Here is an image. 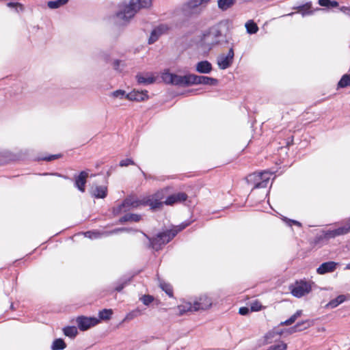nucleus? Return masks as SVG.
<instances>
[{"label": "nucleus", "instance_id": "nucleus-1", "mask_svg": "<svg viewBox=\"0 0 350 350\" xmlns=\"http://www.w3.org/2000/svg\"><path fill=\"white\" fill-rule=\"evenodd\" d=\"M152 5V0H124L118 5L115 16L118 19L128 22L142 8Z\"/></svg>", "mask_w": 350, "mask_h": 350}, {"label": "nucleus", "instance_id": "nucleus-2", "mask_svg": "<svg viewBox=\"0 0 350 350\" xmlns=\"http://www.w3.org/2000/svg\"><path fill=\"white\" fill-rule=\"evenodd\" d=\"M221 23H219L204 30L200 36V44L202 47L212 49L215 46L220 44L219 40L222 36Z\"/></svg>", "mask_w": 350, "mask_h": 350}, {"label": "nucleus", "instance_id": "nucleus-3", "mask_svg": "<svg viewBox=\"0 0 350 350\" xmlns=\"http://www.w3.org/2000/svg\"><path fill=\"white\" fill-rule=\"evenodd\" d=\"M148 240L146 247L154 251H159L162 247L176 237V232H172L166 230L157 233L154 237H150L145 232L140 231Z\"/></svg>", "mask_w": 350, "mask_h": 350}, {"label": "nucleus", "instance_id": "nucleus-4", "mask_svg": "<svg viewBox=\"0 0 350 350\" xmlns=\"http://www.w3.org/2000/svg\"><path fill=\"white\" fill-rule=\"evenodd\" d=\"M165 192L163 190H159L154 193L144 197L142 206H148L152 212L161 211L165 204Z\"/></svg>", "mask_w": 350, "mask_h": 350}, {"label": "nucleus", "instance_id": "nucleus-5", "mask_svg": "<svg viewBox=\"0 0 350 350\" xmlns=\"http://www.w3.org/2000/svg\"><path fill=\"white\" fill-rule=\"evenodd\" d=\"M143 201L144 198L138 199L132 196L127 197L120 204L113 208V213L116 215L129 211L131 208H137L142 206Z\"/></svg>", "mask_w": 350, "mask_h": 350}, {"label": "nucleus", "instance_id": "nucleus-6", "mask_svg": "<svg viewBox=\"0 0 350 350\" xmlns=\"http://www.w3.org/2000/svg\"><path fill=\"white\" fill-rule=\"evenodd\" d=\"M271 174L267 171L250 174L247 180L248 182L254 181V189L265 188L270 180Z\"/></svg>", "mask_w": 350, "mask_h": 350}, {"label": "nucleus", "instance_id": "nucleus-7", "mask_svg": "<svg viewBox=\"0 0 350 350\" xmlns=\"http://www.w3.org/2000/svg\"><path fill=\"white\" fill-rule=\"evenodd\" d=\"M291 294L297 298H300L309 293L311 290V285L306 281L300 280L296 282L295 284L290 286Z\"/></svg>", "mask_w": 350, "mask_h": 350}, {"label": "nucleus", "instance_id": "nucleus-8", "mask_svg": "<svg viewBox=\"0 0 350 350\" xmlns=\"http://www.w3.org/2000/svg\"><path fill=\"white\" fill-rule=\"evenodd\" d=\"M233 47L232 44L227 54L221 53L217 57V64L219 69L226 70L232 66L234 57Z\"/></svg>", "mask_w": 350, "mask_h": 350}, {"label": "nucleus", "instance_id": "nucleus-9", "mask_svg": "<svg viewBox=\"0 0 350 350\" xmlns=\"http://www.w3.org/2000/svg\"><path fill=\"white\" fill-rule=\"evenodd\" d=\"M211 0H189L182 6V12L184 15L189 16L197 13L198 7L204 3H207Z\"/></svg>", "mask_w": 350, "mask_h": 350}, {"label": "nucleus", "instance_id": "nucleus-10", "mask_svg": "<svg viewBox=\"0 0 350 350\" xmlns=\"http://www.w3.org/2000/svg\"><path fill=\"white\" fill-rule=\"evenodd\" d=\"M77 326L81 331H85L90 327L97 325L100 320L96 317H88L85 316H79L76 319Z\"/></svg>", "mask_w": 350, "mask_h": 350}, {"label": "nucleus", "instance_id": "nucleus-11", "mask_svg": "<svg viewBox=\"0 0 350 350\" xmlns=\"http://www.w3.org/2000/svg\"><path fill=\"white\" fill-rule=\"evenodd\" d=\"M194 311L204 310L209 308L212 305V300L206 295H202L194 300Z\"/></svg>", "mask_w": 350, "mask_h": 350}, {"label": "nucleus", "instance_id": "nucleus-12", "mask_svg": "<svg viewBox=\"0 0 350 350\" xmlns=\"http://www.w3.org/2000/svg\"><path fill=\"white\" fill-rule=\"evenodd\" d=\"M126 98L131 101L141 102L149 98L147 90H133L126 95Z\"/></svg>", "mask_w": 350, "mask_h": 350}, {"label": "nucleus", "instance_id": "nucleus-13", "mask_svg": "<svg viewBox=\"0 0 350 350\" xmlns=\"http://www.w3.org/2000/svg\"><path fill=\"white\" fill-rule=\"evenodd\" d=\"M187 198L188 196L185 193L178 192L167 196L165 200H164V202L165 205L172 206L176 203L185 202L187 200Z\"/></svg>", "mask_w": 350, "mask_h": 350}, {"label": "nucleus", "instance_id": "nucleus-14", "mask_svg": "<svg viewBox=\"0 0 350 350\" xmlns=\"http://www.w3.org/2000/svg\"><path fill=\"white\" fill-rule=\"evenodd\" d=\"M88 177V173L85 171H81L79 174L75 176V187L82 193L85 191V184Z\"/></svg>", "mask_w": 350, "mask_h": 350}, {"label": "nucleus", "instance_id": "nucleus-15", "mask_svg": "<svg viewBox=\"0 0 350 350\" xmlns=\"http://www.w3.org/2000/svg\"><path fill=\"white\" fill-rule=\"evenodd\" d=\"M338 265V262L334 261H328L323 262L317 269L318 274L324 275L328 273L334 272Z\"/></svg>", "mask_w": 350, "mask_h": 350}, {"label": "nucleus", "instance_id": "nucleus-16", "mask_svg": "<svg viewBox=\"0 0 350 350\" xmlns=\"http://www.w3.org/2000/svg\"><path fill=\"white\" fill-rule=\"evenodd\" d=\"M167 29L164 25H159L152 29L148 38V44H152L158 40L159 37Z\"/></svg>", "mask_w": 350, "mask_h": 350}, {"label": "nucleus", "instance_id": "nucleus-17", "mask_svg": "<svg viewBox=\"0 0 350 350\" xmlns=\"http://www.w3.org/2000/svg\"><path fill=\"white\" fill-rule=\"evenodd\" d=\"M196 70L201 74H208L213 70L212 64L207 60L199 62L196 66Z\"/></svg>", "mask_w": 350, "mask_h": 350}, {"label": "nucleus", "instance_id": "nucleus-18", "mask_svg": "<svg viewBox=\"0 0 350 350\" xmlns=\"http://www.w3.org/2000/svg\"><path fill=\"white\" fill-rule=\"evenodd\" d=\"M135 77L138 84L150 85L154 83L156 81V78L150 73H146V76L139 73Z\"/></svg>", "mask_w": 350, "mask_h": 350}, {"label": "nucleus", "instance_id": "nucleus-19", "mask_svg": "<svg viewBox=\"0 0 350 350\" xmlns=\"http://www.w3.org/2000/svg\"><path fill=\"white\" fill-rule=\"evenodd\" d=\"M17 159V156L11 152L3 150H0V165H3L9 161H15Z\"/></svg>", "mask_w": 350, "mask_h": 350}, {"label": "nucleus", "instance_id": "nucleus-20", "mask_svg": "<svg viewBox=\"0 0 350 350\" xmlns=\"http://www.w3.org/2000/svg\"><path fill=\"white\" fill-rule=\"evenodd\" d=\"M347 299V296L340 295L336 298L330 300L325 306V308H335Z\"/></svg>", "mask_w": 350, "mask_h": 350}, {"label": "nucleus", "instance_id": "nucleus-21", "mask_svg": "<svg viewBox=\"0 0 350 350\" xmlns=\"http://www.w3.org/2000/svg\"><path fill=\"white\" fill-rule=\"evenodd\" d=\"M281 334H282V332L278 331L275 329H273L268 332L264 336L265 342L266 344L271 343L272 342L278 340L280 338Z\"/></svg>", "mask_w": 350, "mask_h": 350}, {"label": "nucleus", "instance_id": "nucleus-22", "mask_svg": "<svg viewBox=\"0 0 350 350\" xmlns=\"http://www.w3.org/2000/svg\"><path fill=\"white\" fill-rule=\"evenodd\" d=\"M219 81L211 77L198 75V85H208L215 86L218 84Z\"/></svg>", "mask_w": 350, "mask_h": 350}, {"label": "nucleus", "instance_id": "nucleus-23", "mask_svg": "<svg viewBox=\"0 0 350 350\" xmlns=\"http://www.w3.org/2000/svg\"><path fill=\"white\" fill-rule=\"evenodd\" d=\"M311 325L310 320H305L298 322L295 325L290 328V332L294 333L306 329Z\"/></svg>", "mask_w": 350, "mask_h": 350}, {"label": "nucleus", "instance_id": "nucleus-24", "mask_svg": "<svg viewBox=\"0 0 350 350\" xmlns=\"http://www.w3.org/2000/svg\"><path fill=\"white\" fill-rule=\"evenodd\" d=\"M92 195L96 198H105L107 195V187L105 186H96L92 191Z\"/></svg>", "mask_w": 350, "mask_h": 350}, {"label": "nucleus", "instance_id": "nucleus-25", "mask_svg": "<svg viewBox=\"0 0 350 350\" xmlns=\"http://www.w3.org/2000/svg\"><path fill=\"white\" fill-rule=\"evenodd\" d=\"M142 218V216L139 214L135 213H127L119 219L120 224H124L127 221H139Z\"/></svg>", "mask_w": 350, "mask_h": 350}, {"label": "nucleus", "instance_id": "nucleus-26", "mask_svg": "<svg viewBox=\"0 0 350 350\" xmlns=\"http://www.w3.org/2000/svg\"><path fill=\"white\" fill-rule=\"evenodd\" d=\"M337 236L345 235L350 232V217L343 221V226L336 228Z\"/></svg>", "mask_w": 350, "mask_h": 350}, {"label": "nucleus", "instance_id": "nucleus-27", "mask_svg": "<svg viewBox=\"0 0 350 350\" xmlns=\"http://www.w3.org/2000/svg\"><path fill=\"white\" fill-rule=\"evenodd\" d=\"M236 0H217L218 8L222 11H226L233 6Z\"/></svg>", "mask_w": 350, "mask_h": 350}, {"label": "nucleus", "instance_id": "nucleus-28", "mask_svg": "<svg viewBox=\"0 0 350 350\" xmlns=\"http://www.w3.org/2000/svg\"><path fill=\"white\" fill-rule=\"evenodd\" d=\"M311 9V3H306L297 7L298 12L301 13L303 16L312 14L313 11Z\"/></svg>", "mask_w": 350, "mask_h": 350}, {"label": "nucleus", "instance_id": "nucleus-29", "mask_svg": "<svg viewBox=\"0 0 350 350\" xmlns=\"http://www.w3.org/2000/svg\"><path fill=\"white\" fill-rule=\"evenodd\" d=\"M186 75L180 76L176 74H174L172 85L177 86L186 87L185 82Z\"/></svg>", "mask_w": 350, "mask_h": 350}, {"label": "nucleus", "instance_id": "nucleus-30", "mask_svg": "<svg viewBox=\"0 0 350 350\" xmlns=\"http://www.w3.org/2000/svg\"><path fill=\"white\" fill-rule=\"evenodd\" d=\"M186 87L193 85H198V75L195 74H187L185 78Z\"/></svg>", "mask_w": 350, "mask_h": 350}, {"label": "nucleus", "instance_id": "nucleus-31", "mask_svg": "<svg viewBox=\"0 0 350 350\" xmlns=\"http://www.w3.org/2000/svg\"><path fill=\"white\" fill-rule=\"evenodd\" d=\"M63 332L66 336L75 338L77 336L78 331L75 326H66L64 327Z\"/></svg>", "mask_w": 350, "mask_h": 350}, {"label": "nucleus", "instance_id": "nucleus-32", "mask_svg": "<svg viewBox=\"0 0 350 350\" xmlns=\"http://www.w3.org/2000/svg\"><path fill=\"white\" fill-rule=\"evenodd\" d=\"M178 310L180 314L183 315V314L187 312L194 311L193 304L191 302H187L185 304H182L178 306Z\"/></svg>", "mask_w": 350, "mask_h": 350}, {"label": "nucleus", "instance_id": "nucleus-33", "mask_svg": "<svg viewBox=\"0 0 350 350\" xmlns=\"http://www.w3.org/2000/svg\"><path fill=\"white\" fill-rule=\"evenodd\" d=\"M66 347L64 340L62 338L55 339L51 346L52 350H63Z\"/></svg>", "mask_w": 350, "mask_h": 350}, {"label": "nucleus", "instance_id": "nucleus-34", "mask_svg": "<svg viewBox=\"0 0 350 350\" xmlns=\"http://www.w3.org/2000/svg\"><path fill=\"white\" fill-rule=\"evenodd\" d=\"M113 311L111 309H103L98 312L99 320H109L111 319Z\"/></svg>", "mask_w": 350, "mask_h": 350}, {"label": "nucleus", "instance_id": "nucleus-35", "mask_svg": "<svg viewBox=\"0 0 350 350\" xmlns=\"http://www.w3.org/2000/svg\"><path fill=\"white\" fill-rule=\"evenodd\" d=\"M245 27L247 33L250 34L256 33L258 30L257 25L253 21H247L245 23Z\"/></svg>", "mask_w": 350, "mask_h": 350}, {"label": "nucleus", "instance_id": "nucleus-36", "mask_svg": "<svg viewBox=\"0 0 350 350\" xmlns=\"http://www.w3.org/2000/svg\"><path fill=\"white\" fill-rule=\"evenodd\" d=\"M68 0H55L50 1L47 3V5L51 9H57L62 5H64L68 3Z\"/></svg>", "mask_w": 350, "mask_h": 350}, {"label": "nucleus", "instance_id": "nucleus-37", "mask_svg": "<svg viewBox=\"0 0 350 350\" xmlns=\"http://www.w3.org/2000/svg\"><path fill=\"white\" fill-rule=\"evenodd\" d=\"M350 85V74L344 75L338 83V87L340 88Z\"/></svg>", "mask_w": 350, "mask_h": 350}, {"label": "nucleus", "instance_id": "nucleus-38", "mask_svg": "<svg viewBox=\"0 0 350 350\" xmlns=\"http://www.w3.org/2000/svg\"><path fill=\"white\" fill-rule=\"evenodd\" d=\"M319 4L322 7L325 8H336L338 6V3L336 1L332 0H319Z\"/></svg>", "mask_w": 350, "mask_h": 350}, {"label": "nucleus", "instance_id": "nucleus-39", "mask_svg": "<svg viewBox=\"0 0 350 350\" xmlns=\"http://www.w3.org/2000/svg\"><path fill=\"white\" fill-rule=\"evenodd\" d=\"M174 73H171L168 71L164 72L162 74V79L165 83L172 84L173 81Z\"/></svg>", "mask_w": 350, "mask_h": 350}, {"label": "nucleus", "instance_id": "nucleus-40", "mask_svg": "<svg viewBox=\"0 0 350 350\" xmlns=\"http://www.w3.org/2000/svg\"><path fill=\"white\" fill-rule=\"evenodd\" d=\"M139 232L138 230H133V228H116L113 230H111L109 234H117V233H119V232Z\"/></svg>", "mask_w": 350, "mask_h": 350}, {"label": "nucleus", "instance_id": "nucleus-41", "mask_svg": "<svg viewBox=\"0 0 350 350\" xmlns=\"http://www.w3.org/2000/svg\"><path fill=\"white\" fill-rule=\"evenodd\" d=\"M190 224L189 221H184L182 224H180L179 226H176L172 229H170L171 232H176V235L183 230H184L186 227H187Z\"/></svg>", "mask_w": 350, "mask_h": 350}, {"label": "nucleus", "instance_id": "nucleus-42", "mask_svg": "<svg viewBox=\"0 0 350 350\" xmlns=\"http://www.w3.org/2000/svg\"><path fill=\"white\" fill-rule=\"evenodd\" d=\"M161 289L165 292L170 297L173 296V290L170 284L166 283H161L160 284Z\"/></svg>", "mask_w": 350, "mask_h": 350}, {"label": "nucleus", "instance_id": "nucleus-43", "mask_svg": "<svg viewBox=\"0 0 350 350\" xmlns=\"http://www.w3.org/2000/svg\"><path fill=\"white\" fill-rule=\"evenodd\" d=\"M84 234L85 237L94 239L100 238L103 234L97 231H87Z\"/></svg>", "mask_w": 350, "mask_h": 350}, {"label": "nucleus", "instance_id": "nucleus-44", "mask_svg": "<svg viewBox=\"0 0 350 350\" xmlns=\"http://www.w3.org/2000/svg\"><path fill=\"white\" fill-rule=\"evenodd\" d=\"M130 281L131 278L120 280L118 282V284L115 288V290L118 292H120L124 288V286L130 282Z\"/></svg>", "mask_w": 350, "mask_h": 350}, {"label": "nucleus", "instance_id": "nucleus-45", "mask_svg": "<svg viewBox=\"0 0 350 350\" xmlns=\"http://www.w3.org/2000/svg\"><path fill=\"white\" fill-rule=\"evenodd\" d=\"M142 314V311L139 309H135L130 312L126 316V319L132 320L135 317H137Z\"/></svg>", "mask_w": 350, "mask_h": 350}, {"label": "nucleus", "instance_id": "nucleus-46", "mask_svg": "<svg viewBox=\"0 0 350 350\" xmlns=\"http://www.w3.org/2000/svg\"><path fill=\"white\" fill-rule=\"evenodd\" d=\"M127 94L124 90H117L111 93V96L113 98H120L122 99L123 98H126V95Z\"/></svg>", "mask_w": 350, "mask_h": 350}, {"label": "nucleus", "instance_id": "nucleus-47", "mask_svg": "<svg viewBox=\"0 0 350 350\" xmlns=\"http://www.w3.org/2000/svg\"><path fill=\"white\" fill-rule=\"evenodd\" d=\"M140 300L144 305L149 306L153 301L154 297L150 295H144L140 298Z\"/></svg>", "mask_w": 350, "mask_h": 350}, {"label": "nucleus", "instance_id": "nucleus-48", "mask_svg": "<svg viewBox=\"0 0 350 350\" xmlns=\"http://www.w3.org/2000/svg\"><path fill=\"white\" fill-rule=\"evenodd\" d=\"M338 237L336 234V231L335 229L334 230H328L324 233V238L326 239H330Z\"/></svg>", "mask_w": 350, "mask_h": 350}, {"label": "nucleus", "instance_id": "nucleus-49", "mask_svg": "<svg viewBox=\"0 0 350 350\" xmlns=\"http://www.w3.org/2000/svg\"><path fill=\"white\" fill-rule=\"evenodd\" d=\"M129 165H135L134 161L131 159H122L120 162V166L121 167H126Z\"/></svg>", "mask_w": 350, "mask_h": 350}, {"label": "nucleus", "instance_id": "nucleus-50", "mask_svg": "<svg viewBox=\"0 0 350 350\" xmlns=\"http://www.w3.org/2000/svg\"><path fill=\"white\" fill-rule=\"evenodd\" d=\"M59 157H61V154H51L48 157H42L39 159L42 160V161H51L55 159H59Z\"/></svg>", "mask_w": 350, "mask_h": 350}, {"label": "nucleus", "instance_id": "nucleus-51", "mask_svg": "<svg viewBox=\"0 0 350 350\" xmlns=\"http://www.w3.org/2000/svg\"><path fill=\"white\" fill-rule=\"evenodd\" d=\"M296 320H297V318L295 317V316H294L293 314L289 319H288L285 321L281 322L280 325H290L293 324Z\"/></svg>", "mask_w": 350, "mask_h": 350}, {"label": "nucleus", "instance_id": "nucleus-52", "mask_svg": "<svg viewBox=\"0 0 350 350\" xmlns=\"http://www.w3.org/2000/svg\"><path fill=\"white\" fill-rule=\"evenodd\" d=\"M261 308H262V306L260 305V304L258 303V301H255L252 304L250 310L252 312H257V311H260L261 310Z\"/></svg>", "mask_w": 350, "mask_h": 350}, {"label": "nucleus", "instance_id": "nucleus-53", "mask_svg": "<svg viewBox=\"0 0 350 350\" xmlns=\"http://www.w3.org/2000/svg\"><path fill=\"white\" fill-rule=\"evenodd\" d=\"M251 311L250 308H247V307H241L239 310V313L241 314V315H247Z\"/></svg>", "mask_w": 350, "mask_h": 350}, {"label": "nucleus", "instance_id": "nucleus-54", "mask_svg": "<svg viewBox=\"0 0 350 350\" xmlns=\"http://www.w3.org/2000/svg\"><path fill=\"white\" fill-rule=\"evenodd\" d=\"M7 5L9 8H17L18 7H19L21 10H22L23 9V5L21 3H16V2H9V3H7Z\"/></svg>", "mask_w": 350, "mask_h": 350}, {"label": "nucleus", "instance_id": "nucleus-55", "mask_svg": "<svg viewBox=\"0 0 350 350\" xmlns=\"http://www.w3.org/2000/svg\"><path fill=\"white\" fill-rule=\"evenodd\" d=\"M120 63H121V61L119 59L114 60L113 62V69L116 70H119V67H120Z\"/></svg>", "mask_w": 350, "mask_h": 350}, {"label": "nucleus", "instance_id": "nucleus-56", "mask_svg": "<svg viewBox=\"0 0 350 350\" xmlns=\"http://www.w3.org/2000/svg\"><path fill=\"white\" fill-rule=\"evenodd\" d=\"M100 57L106 62H108L110 59V55L105 52L101 53Z\"/></svg>", "mask_w": 350, "mask_h": 350}, {"label": "nucleus", "instance_id": "nucleus-57", "mask_svg": "<svg viewBox=\"0 0 350 350\" xmlns=\"http://www.w3.org/2000/svg\"><path fill=\"white\" fill-rule=\"evenodd\" d=\"M288 225L289 226H292V224H294V225H296L299 227H301V224L298 221H296V220H293V219H288Z\"/></svg>", "mask_w": 350, "mask_h": 350}, {"label": "nucleus", "instance_id": "nucleus-58", "mask_svg": "<svg viewBox=\"0 0 350 350\" xmlns=\"http://www.w3.org/2000/svg\"><path fill=\"white\" fill-rule=\"evenodd\" d=\"M340 10L344 12L345 14H347V15H350V8H347V7H345V6H342L341 8H340Z\"/></svg>", "mask_w": 350, "mask_h": 350}, {"label": "nucleus", "instance_id": "nucleus-59", "mask_svg": "<svg viewBox=\"0 0 350 350\" xmlns=\"http://www.w3.org/2000/svg\"><path fill=\"white\" fill-rule=\"evenodd\" d=\"M139 170L141 171L142 175L145 178H150V176H148L141 168L138 166Z\"/></svg>", "mask_w": 350, "mask_h": 350}, {"label": "nucleus", "instance_id": "nucleus-60", "mask_svg": "<svg viewBox=\"0 0 350 350\" xmlns=\"http://www.w3.org/2000/svg\"><path fill=\"white\" fill-rule=\"evenodd\" d=\"M302 314V310H298L293 315L295 316V317L297 319L301 316Z\"/></svg>", "mask_w": 350, "mask_h": 350}, {"label": "nucleus", "instance_id": "nucleus-61", "mask_svg": "<svg viewBox=\"0 0 350 350\" xmlns=\"http://www.w3.org/2000/svg\"><path fill=\"white\" fill-rule=\"evenodd\" d=\"M55 174V175H57V176H58L63 177V178H66H66H68V177H67V176H63V175H61V174H57V173H55V174Z\"/></svg>", "mask_w": 350, "mask_h": 350}, {"label": "nucleus", "instance_id": "nucleus-62", "mask_svg": "<svg viewBox=\"0 0 350 350\" xmlns=\"http://www.w3.org/2000/svg\"><path fill=\"white\" fill-rule=\"evenodd\" d=\"M252 0H240V3H247V2H250Z\"/></svg>", "mask_w": 350, "mask_h": 350}, {"label": "nucleus", "instance_id": "nucleus-63", "mask_svg": "<svg viewBox=\"0 0 350 350\" xmlns=\"http://www.w3.org/2000/svg\"><path fill=\"white\" fill-rule=\"evenodd\" d=\"M345 269H350V263L347 264L345 267Z\"/></svg>", "mask_w": 350, "mask_h": 350}]
</instances>
